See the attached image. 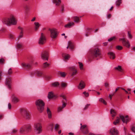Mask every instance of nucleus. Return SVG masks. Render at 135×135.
Segmentation results:
<instances>
[{"label": "nucleus", "instance_id": "obj_1", "mask_svg": "<svg viewBox=\"0 0 135 135\" xmlns=\"http://www.w3.org/2000/svg\"><path fill=\"white\" fill-rule=\"evenodd\" d=\"M90 58L88 60L89 62L92 61L93 59L97 57L100 58L101 57L100 50L96 47L92 49L90 51Z\"/></svg>", "mask_w": 135, "mask_h": 135}, {"label": "nucleus", "instance_id": "obj_2", "mask_svg": "<svg viewBox=\"0 0 135 135\" xmlns=\"http://www.w3.org/2000/svg\"><path fill=\"white\" fill-rule=\"evenodd\" d=\"M3 22L4 24L7 25L11 24L16 25L17 23V20L13 16L11 15L9 18L4 19Z\"/></svg>", "mask_w": 135, "mask_h": 135}, {"label": "nucleus", "instance_id": "obj_3", "mask_svg": "<svg viewBox=\"0 0 135 135\" xmlns=\"http://www.w3.org/2000/svg\"><path fill=\"white\" fill-rule=\"evenodd\" d=\"M36 104L38 111L40 112H42L44 110V102L42 100L39 99L36 101Z\"/></svg>", "mask_w": 135, "mask_h": 135}, {"label": "nucleus", "instance_id": "obj_4", "mask_svg": "<svg viewBox=\"0 0 135 135\" xmlns=\"http://www.w3.org/2000/svg\"><path fill=\"white\" fill-rule=\"evenodd\" d=\"M35 132L37 134L41 133L42 131V126L41 123L39 122L35 123L34 126Z\"/></svg>", "mask_w": 135, "mask_h": 135}, {"label": "nucleus", "instance_id": "obj_5", "mask_svg": "<svg viewBox=\"0 0 135 135\" xmlns=\"http://www.w3.org/2000/svg\"><path fill=\"white\" fill-rule=\"evenodd\" d=\"M31 129V127L30 125H24L20 128L19 132L21 134H24L26 132H28Z\"/></svg>", "mask_w": 135, "mask_h": 135}, {"label": "nucleus", "instance_id": "obj_6", "mask_svg": "<svg viewBox=\"0 0 135 135\" xmlns=\"http://www.w3.org/2000/svg\"><path fill=\"white\" fill-rule=\"evenodd\" d=\"M60 96L63 99L62 100L63 103L62 106H60L59 108L58 109V110L59 112L61 111L62 109L66 106L67 103L65 95L63 94H62L60 95Z\"/></svg>", "mask_w": 135, "mask_h": 135}, {"label": "nucleus", "instance_id": "obj_7", "mask_svg": "<svg viewBox=\"0 0 135 135\" xmlns=\"http://www.w3.org/2000/svg\"><path fill=\"white\" fill-rule=\"evenodd\" d=\"M50 33L51 37L53 39L56 38L58 34V32L57 30L55 28L49 29V30Z\"/></svg>", "mask_w": 135, "mask_h": 135}, {"label": "nucleus", "instance_id": "obj_8", "mask_svg": "<svg viewBox=\"0 0 135 135\" xmlns=\"http://www.w3.org/2000/svg\"><path fill=\"white\" fill-rule=\"evenodd\" d=\"M41 59L44 60H48L49 57V53L47 51H42L41 54Z\"/></svg>", "mask_w": 135, "mask_h": 135}, {"label": "nucleus", "instance_id": "obj_9", "mask_svg": "<svg viewBox=\"0 0 135 135\" xmlns=\"http://www.w3.org/2000/svg\"><path fill=\"white\" fill-rule=\"evenodd\" d=\"M22 114L23 117L26 119H29L30 118L29 113L26 109H23L22 111Z\"/></svg>", "mask_w": 135, "mask_h": 135}, {"label": "nucleus", "instance_id": "obj_10", "mask_svg": "<svg viewBox=\"0 0 135 135\" xmlns=\"http://www.w3.org/2000/svg\"><path fill=\"white\" fill-rule=\"evenodd\" d=\"M46 41V38L43 33H41V35L39 39L38 44L41 45H43L45 43Z\"/></svg>", "mask_w": 135, "mask_h": 135}, {"label": "nucleus", "instance_id": "obj_11", "mask_svg": "<svg viewBox=\"0 0 135 135\" xmlns=\"http://www.w3.org/2000/svg\"><path fill=\"white\" fill-rule=\"evenodd\" d=\"M12 83V79L11 78H8L6 79L5 82V85L10 89L11 88Z\"/></svg>", "mask_w": 135, "mask_h": 135}, {"label": "nucleus", "instance_id": "obj_12", "mask_svg": "<svg viewBox=\"0 0 135 135\" xmlns=\"http://www.w3.org/2000/svg\"><path fill=\"white\" fill-rule=\"evenodd\" d=\"M30 74L32 76H33L34 75L38 76H41L44 75L42 72L37 70L35 71L31 72Z\"/></svg>", "mask_w": 135, "mask_h": 135}, {"label": "nucleus", "instance_id": "obj_13", "mask_svg": "<svg viewBox=\"0 0 135 135\" xmlns=\"http://www.w3.org/2000/svg\"><path fill=\"white\" fill-rule=\"evenodd\" d=\"M119 40L122 41V43L124 46L127 48H129L130 47V44L128 40H126L124 38H120L119 39Z\"/></svg>", "mask_w": 135, "mask_h": 135}, {"label": "nucleus", "instance_id": "obj_14", "mask_svg": "<svg viewBox=\"0 0 135 135\" xmlns=\"http://www.w3.org/2000/svg\"><path fill=\"white\" fill-rule=\"evenodd\" d=\"M109 133L110 135H118L119 134L117 129L114 127L110 129Z\"/></svg>", "mask_w": 135, "mask_h": 135}, {"label": "nucleus", "instance_id": "obj_15", "mask_svg": "<svg viewBox=\"0 0 135 135\" xmlns=\"http://www.w3.org/2000/svg\"><path fill=\"white\" fill-rule=\"evenodd\" d=\"M119 117L120 119L122 120L123 123H126L127 124V123L129 122V119L128 116L124 117L123 116L120 115Z\"/></svg>", "mask_w": 135, "mask_h": 135}, {"label": "nucleus", "instance_id": "obj_16", "mask_svg": "<svg viewBox=\"0 0 135 135\" xmlns=\"http://www.w3.org/2000/svg\"><path fill=\"white\" fill-rule=\"evenodd\" d=\"M80 130L84 134H86L88 132V129L85 125L82 126L80 128Z\"/></svg>", "mask_w": 135, "mask_h": 135}, {"label": "nucleus", "instance_id": "obj_17", "mask_svg": "<svg viewBox=\"0 0 135 135\" xmlns=\"http://www.w3.org/2000/svg\"><path fill=\"white\" fill-rule=\"evenodd\" d=\"M32 65V63H22V66L23 67L27 69H30Z\"/></svg>", "mask_w": 135, "mask_h": 135}, {"label": "nucleus", "instance_id": "obj_18", "mask_svg": "<svg viewBox=\"0 0 135 135\" xmlns=\"http://www.w3.org/2000/svg\"><path fill=\"white\" fill-rule=\"evenodd\" d=\"M69 68L70 69V71L72 72V73L71 74L72 76L75 75L76 74L77 71L75 67V66L69 67Z\"/></svg>", "mask_w": 135, "mask_h": 135}, {"label": "nucleus", "instance_id": "obj_19", "mask_svg": "<svg viewBox=\"0 0 135 135\" xmlns=\"http://www.w3.org/2000/svg\"><path fill=\"white\" fill-rule=\"evenodd\" d=\"M12 101L14 103H16L19 102V99L16 96L13 95H12Z\"/></svg>", "mask_w": 135, "mask_h": 135}, {"label": "nucleus", "instance_id": "obj_20", "mask_svg": "<svg viewBox=\"0 0 135 135\" xmlns=\"http://www.w3.org/2000/svg\"><path fill=\"white\" fill-rule=\"evenodd\" d=\"M85 84L83 81H81L78 87L79 89H82L84 88L85 87Z\"/></svg>", "mask_w": 135, "mask_h": 135}, {"label": "nucleus", "instance_id": "obj_21", "mask_svg": "<svg viewBox=\"0 0 135 135\" xmlns=\"http://www.w3.org/2000/svg\"><path fill=\"white\" fill-rule=\"evenodd\" d=\"M52 1L53 3L55 4L56 6H59L61 3V0H52Z\"/></svg>", "mask_w": 135, "mask_h": 135}, {"label": "nucleus", "instance_id": "obj_22", "mask_svg": "<svg viewBox=\"0 0 135 135\" xmlns=\"http://www.w3.org/2000/svg\"><path fill=\"white\" fill-rule=\"evenodd\" d=\"M108 54L110 55V59H114L115 57V54L112 52H109Z\"/></svg>", "mask_w": 135, "mask_h": 135}, {"label": "nucleus", "instance_id": "obj_23", "mask_svg": "<svg viewBox=\"0 0 135 135\" xmlns=\"http://www.w3.org/2000/svg\"><path fill=\"white\" fill-rule=\"evenodd\" d=\"M74 22L76 23H79L80 22V19L79 17L76 16L73 17Z\"/></svg>", "mask_w": 135, "mask_h": 135}, {"label": "nucleus", "instance_id": "obj_24", "mask_svg": "<svg viewBox=\"0 0 135 135\" xmlns=\"http://www.w3.org/2000/svg\"><path fill=\"white\" fill-rule=\"evenodd\" d=\"M74 25V23L73 22H71L66 25H65L64 26L66 28H70L72 26Z\"/></svg>", "mask_w": 135, "mask_h": 135}, {"label": "nucleus", "instance_id": "obj_25", "mask_svg": "<svg viewBox=\"0 0 135 135\" xmlns=\"http://www.w3.org/2000/svg\"><path fill=\"white\" fill-rule=\"evenodd\" d=\"M18 28L21 31L20 33V35L18 36V38H22L23 37V28L20 27H19Z\"/></svg>", "mask_w": 135, "mask_h": 135}, {"label": "nucleus", "instance_id": "obj_26", "mask_svg": "<svg viewBox=\"0 0 135 135\" xmlns=\"http://www.w3.org/2000/svg\"><path fill=\"white\" fill-rule=\"evenodd\" d=\"M54 96L53 93L51 91L49 93L47 97L49 99H50L52 98Z\"/></svg>", "mask_w": 135, "mask_h": 135}, {"label": "nucleus", "instance_id": "obj_27", "mask_svg": "<svg viewBox=\"0 0 135 135\" xmlns=\"http://www.w3.org/2000/svg\"><path fill=\"white\" fill-rule=\"evenodd\" d=\"M47 112L49 118H51L52 117L50 109L48 108H47Z\"/></svg>", "mask_w": 135, "mask_h": 135}, {"label": "nucleus", "instance_id": "obj_28", "mask_svg": "<svg viewBox=\"0 0 135 135\" xmlns=\"http://www.w3.org/2000/svg\"><path fill=\"white\" fill-rule=\"evenodd\" d=\"M18 129L17 128H15L12 129L11 131V133L12 134H16L18 132Z\"/></svg>", "mask_w": 135, "mask_h": 135}, {"label": "nucleus", "instance_id": "obj_29", "mask_svg": "<svg viewBox=\"0 0 135 135\" xmlns=\"http://www.w3.org/2000/svg\"><path fill=\"white\" fill-rule=\"evenodd\" d=\"M62 56L65 59H68L70 58V55L69 54H63Z\"/></svg>", "mask_w": 135, "mask_h": 135}, {"label": "nucleus", "instance_id": "obj_30", "mask_svg": "<svg viewBox=\"0 0 135 135\" xmlns=\"http://www.w3.org/2000/svg\"><path fill=\"white\" fill-rule=\"evenodd\" d=\"M110 113L112 114V117H114L116 115V113L115 110L112 109L110 110Z\"/></svg>", "mask_w": 135, "mask_h": 135}, {"label": "nucleus", "instance_id": "obj_31", "mask_svg": "<svg viewBox=\"0 0 135 135\" xmlns=\"http://www.w3.org/2000/svg\"><path fill=\"white\" fill-rule=\"evenodd\" d=\"M68 44L69 45L70 49H74V46L71 42L70 41H69L68 42Z\"/></svg>", "mask_w": 135, "mask_h": 135}, {"label": "nucleus", "instance_id": "obj_32", "mask_svg": "<svg viewBox=\"0 0 135 135\" xmlns=\"http://www.w3.org/2000/svg\"><path fill=\"white\" fill-rule=\"evenodd\" d=\"M50 64L49 63H48L47 62H46L44 63L43 64V67L44 68H48Z\"/></svg>", "mask_w": 135, "mask_h": 135}, {"label": "nucleus", "instance_id": "obj_33", "mask_svg": "<svg viewBox=\"0 0 135 135\" xmlns=\"http://www.w3.org/2000/svg\"><path fill=\"white\" fill-rule=\"evenodd\" d=\"M34 24L35 25V30L36 31L37 30L38 28L40 26V25L39 23L38 22H35Z\"/></svg>", "mask_w": 135, "mask_h": 135}, {"label": "nucleus", "instance_id": "obj_34", "mask_svg": "<svg viewBox=\"0 0 135 135\" xmlns=\"http://www.w3.org/2000/svg\"><path fill=\"white\" fill-rule=\"evenodd\" d=\"M119 118L118 117H117V119L113 122V124L115 125H117L119 123Z\"/></svg>", "mask_w": 135, "mask_h": 135}, {"label": "nucleus", "instance_id": "obj_35", "mask_svg": "<svg viewBox=\"0 0 135 135\" xmlns=\"http://www.w3.org/2000/svg\"><path fill=\"white\" fill-rule=\"evenodd\" d=\"M60 85L61 87L62 88L66 87L67 86V84L64 82H62L60 84Z\"/></svg>", "mask_w": 135, "mask_h": 135}, {"label": "nucleus", "instance_id": "obj_36", "mask_svg": "<svg viewBox=\"0 0 135 135\" xmlns=\"http://www.w3.org/2000/svg\"><path fill=\"white\" fill-rule=\"evenodd\" d=\"M114 69H115L117 70L118 71H121L122 70V69L121 68V67L120 66H118V67H115L114 68Z\"/></svg>", "mask_w": 135, "mask_h": 135}, {"label": "nucleus", "instance_id": "obj_37", "mask_svg": "<svg viewBox=\"0 0 135 135\" xmlns=\"http://www.w3.org/2000/svg\"><path fill=\"white\" fill-rule=\"evenodd\" d=\"M121 3V0H119L117 1H116L115 2V4L116 6H117L118 7L119 6L120 4Z\"/></svg>", "mask_w": 135, "mask_h": 135}, {"label": "nucleus", "instance_id": "obj_38", "mask_svg": "<svg viewBox=\"0 0 135 135\" xmlns=\"http://www.w3.org/2000/svg\"><path fill=\"white\" fill-rule=\"evenodd\" d=\"M99 101L103 103L105 105H106L107 104V102L102 98H100L99 99Z\"/></svg>", "mask_w": 135, "mask_h": 135}, {"label": "nucleus", "instance_id": "obj_39", "mask_svg": "<svg viewBox=\"0 0 135 135\" xmlns=\"http://www.w3.org/2000/svg\"><path fill=\"white\" fill-rule=\"evenodd\" d=\"M60 11L62 13L64 11V5L63 4H62L61 5L60 7Z\"/></svg>", "mask_w": 135, "mask_h": 135}, {"label": "nucleus", "instance_id": "obj_40", "mask_svg": "<svg viewBox=\"0 0 135 135\" xmlns=\"http://www.w3.org/2000/svg\"><path fill=\"white\" fill-rule=\"evenodd\" d=\"M128 37L130 39H131L132 38V36L131 33L130 31H128Z\"/></svg>", "mask_w": 135, "mask_h": 135}, {"label": "nucleus", "instance_id": "obj_41", "mask_svg": "<svg viewBox=\"0 0 135 135\" xmlns=\"http://www.w3.org/2000/svg\"><path fill=\"white\" fill-rule=\"evenodd\" d=\"M59 85V83L57 82H55L52 84V86L54 87H56Z\"/></svg>", "mask_w": 135, "mask_h": 135}, {"label": "nucleus", "instance_id": "obj_42", "mask_svg": "<svg viewBox=\"0 0 135 135\" xmlns=\"http://www.w3.org/2000/svg\"><path fill=\"white\" fill-rule=\"evenodd\" d=\"M59 125H58L57 124H56L55 126V128H54L55 130L56 131H57L58 129H59Z\"/></svg>", "mask_w": 135, "mask_h": 135}, {"label": "nucleus", "instance_id": "obj_43", "mask_svg": "<svg viewBox=\"0 0 135 135\" xmlns=\"http://www.w3.org/2000/svg\"><path fill=\"white\" fill-rule=\"evenodd\" d=\"M12 73V71L11 68H9L8 72V74L11 75Z\"/></svg>", "mask_w": 135, "mask_h": 135}, {"label": "nucleus", "instance_id": "obj_44", "mask_svg": "<svg viewBox=\"0 0 135 135\" xmlns=\"http://www.w3.org/2000/svg\"><path fill=\"white\" fill-rule=\"evenodd\" d=\"M78 63L79 64V67L80 69H83V64L82 63L80 62H79Z\"/></svg>", "mask_w": 135, "mask_h": 135}, {"label": "nucleus", "instance_id": "obj_45", "mask_svg": "<svg viewBox=\"0 0 135 135\" xmlns=\"http://www.w3.org/2000/svg\"><path fill=\"white\" fill-rule=\"evenodd\" d=\"M116 48L119 50H121L123 49V47L121 46L118 45L116 46Z\"/></svg>", "mask_w": 135, "mask_h": 135}, {"label": "nucleus", "instance_id": "obj_46", "mask_svg": "<svg viewBox=\"0 0 135 135\" xmlns=\"http://www.w3.org/2000/svg\"><path fill=\"white\" fill-rule=\"evenodd\" d=\"M115 38H116L115 37H111L109 39H108V41H112L113 40L115 39Z\"/></svg>", "mask_w": 135, "mask_h": 135}, {"label": "nucleus", "instance_id": "obj_47", "mask_svg": "<svg viewBox=\"0 0 135 135\" xmlns=\"http://www.w3.org/2000/svg\"><path fill=\"white\" fill-rule=\"evenodd\" d=\"M90 104H87L86 105H85V107L83 109L84 110H85L87 109L89 106H90Z\"/></svg>", "mask_w": 135, "mask_h": 135}, {"label": "nucleus", "instance_id": "obj_48", "mask_svg": "<svg viewBox=\"0 0 135 135\" xmlns=\"http://www.w3.org/2000/svg\"><path fill=\"white\" fill-rule=\"evenodd\" d=\"M60 74L61 76L64 77L65 76V74L64 72H60Z\"/></svg>", "mask_w": 135, "mask_h": 135}, {"label": "nucleus", "instance_id": "obj_49", "mask_svg": "<svg viewBox=\"0 0 135 135\" xmlns=\"http://www.w3.org/2000/svg\"><path fill=\"white\" fill-rule=\"evenodd\" d=\"M83 94H84L85 96L86 97H88L89 95V93H86L85 91H84L83 93Z\"/></svg>", "mask_w": 135, "mask_h": 135}, {"label": "nucleus", "instance_id": "obj_50", "mask_svg": "<svg viewBox=\"0 0 135 135\" xmlns=\"http://www.w3.org/2000/svg\"><path fill=\"white\" fill-rule=\"evenodd\" d=\"M17 47L18 48H20L22 46V45L21 44H18L17 45Z\"/></svg>", "mask_w": 135, "mask_h": 135}, {"label": "nucleus", "instance_id": "obj_51", "mask_svg": "<svg viewBox=\"0 0 135 135\" xmlns=\"http://www.w3.org/2000/svg\"><path fill=\"white\" fill-rule=\"evenodd\" d=\"M50 127H51V130H52L53 129V127L54 126V124L52 123H51L50 124Z\"/></svg>", "mask_w": 135, "mask_h": 135}, {"label": "nucleus", "instance_id": "obj_52", "mask_svg": "<svg viewBox=\"0 0 135 135\" xmlns=\"http://www.w3.org/2000/svg\"><path fill=\"white\" fill-rule=\"evenodd\" d=\"M115 93H113L112 94H109V97L110 98V99H112V96H113L114 94Z\"/></svg>", "mask_w": 135, "mask_h": 135}, {"label": "nucleus", "instance_id": "obj_53", "mask_svg": "<svg viewBox=\"0 0 135 135\" xmlns=\"http://www.w3.org/2000/svg\"><path fill=\"white\" fill-rule=\"evenodd\" d=\"M104 85L106 88L109 87V84L107 83H105L104 84Z\"/></svg>", "mask_w": 135, "mask_h": 135}, {"label": "nucleus", "instance_id": "obj_54", "mask_svg": "<svg viewBox=\"0 0 135 135\" xmlns=\"http://www.w3.org/2000/svg\"><path fill=\"white\" fill-rule=\"evenodd\" d=\"M8 107L9 109H10L11 107V105L10 103H9L8 104Z\"/></svg>", "mask_w": 135, "mask_h": 135}, {"label": "nucleus", "instance_id": "obj_55", "mask_svg": "<svg viewBox=\"0 0 135 135\" xmlns=\"http://www.w3.org/2000/svg\"><path fill=\"white\" fill-rule=\"evenodd\" d=\"M132 131L135 133V127H133L131 128Z\"/></svg>", "mask_w": 135, "mask_h": 135}, {"label": "nucleus", "instance_id": "obj_56", "mask_svg": "<svg viewBox=\"0 0 135 135\" xmlns=\"http://www.w3.org/2000/svg\"><path fill=\"white\" fill-rule=\"evenodd\" d=\"M89 135H102L101 134H96L91 133H89Z\"/></svg>", "mask_w": 135, "mask_h": 135}, {"label": "nucleus", "instance_id": "obj_57", "mask_svg": "<svg viewBox=\"0 0 135 135\" xmlns=\"http://www.w3.org/2000/svg\"><path fill=\"white\" fill-rule=\"evenodd\" d=\"M2 71H0V80L2 79L1 76H2Z\"/></svg>", "mask_w": 135, "mask_h": 135}, {"label": "nucleus", "instance_id": "obj_58", "mask_svg": "<svg viewBox=\"0 0 135 135\" xmlns=\"http://www.w3.org/2000/svg\"><path fill=\"white\" fill-rule=\"evenodd\" d=\"M9 38L11 39H13V36L12 35L10 34L9 36Z\"/></svg>", "mask_w": 135, "mask_h": 135}, {"label": "nucleus", "instance_id": "obj_59", "mask_svg": "<svg viewBox=\"0 0 135 135\" xmlns=\"http://www.w3.org/2000/svg\"><path fill=\"white\" fill-rule=\"evenodd\" d=\"M4 60L3 59H0V63H3Z\"/></svg>", "mask_w": 135, "mask_h": 135}, {"label": "nucleus", "instance_id": "obj_60", "mask_svg": "<svg viewBox=\"0 0 135 135\" xmlns=\"http://www.w3.org/2000/svg\"><path fill=\"white\" fill-rule=\"evenodd\" d=\"M120 88L119 87H117L115 89V93L118 90V89H119Z\"/></svg>", "mask_w": 135, "mask_h": 135}, {"label": "nucleus", "instance_id": "obj_61", "mask_svg": "<svg viewBox=\"0 0 135 135\" xmlns=\"http://www.w3.org/2000/svg\"><path fill=\"white\" fill-rule=\"evenodd\" d=\"M131 50L133 51H135V47H133Z\"/></svg>", "mask_w": 135, "mask_h": 135}, {"label": "nucleus", "instance_id": "obj_62", "mask_svg": "<svg viewBox=\"0 0 135 135\" xmlns=\"http://www.w3.org/2000/svg\"><path fill=\"white\" fill-rule=\"evenodd\" d=\"M111 17V15L110 14H109L107 15V17L108 18H109Z\"/></svg>", "mask_w": 135, "mask_h": 135}, {"label": "nucleus", "instance_id": "obj_63", "mask_svg": "<svg viewBox=\"0 0 135 135\" xmlns=\"http://www.w3.org/2000/svg\"><path fill=\"white\" fill-rule=\"evenodd\" d=\"M88 33H89L88 32H86L85 34V36L87 37L88 36H89Z\"/></svg>", "mask_w": 135, "mask_h": 135}, {"label": "nucleus", "instance_id": "obj_64", "mask_svg": "<svg viewBox=\"0 0 135 135\" xmlns=\"http://www.w3.org/2000/svg\"><path fill=\"white\" fill-rule=\"evenodd\" d=\"M35 19V17H33V19L31 20V21L33 22L34 21Z\"/></svg>", "mask_w": 135, "mask_h": 135}]
</instances>
